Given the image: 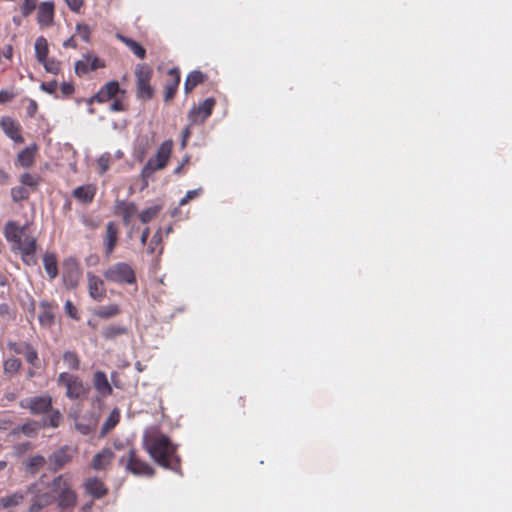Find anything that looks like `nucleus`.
<instances>
[{"label": "nucleus", "mask_w": 512, "mask_h": 512, "mask_svg": "<svg viewBox=\"0 0 512 512\" xmlns=\"http://www.w3.org/2000/svg\"><path fill=\"white\" fill-rule=\"evenodd\" d=\"M143 447L159 466L180 473L181 458L177 453L178 446L167 435L160 432L145 434Z\"/></svg>", "instance_id": "obj_1"}, {"label": "nucleus", "mask_w": 512, "mask_h": 512, "mask_svg": "<svg viewBox=\"0 0 512 512\" xmlns=\"http://www.w3.org/2000/svg\"><path fill=\"white\" fill-rule=\"evenodd\" d=\"M29 225H20L19 222L9 220L5 223L3 234L8 243L11 245L13 252H18L21 260L28 266L36 265L35 257L37 251V240L28 232Z\"/></svg>", "instance_id": "obj_2"}, {"label": "nucleus", "mask_w": 512, "mask_h": 512, "mask_svg": "<svg viewBox=\"0 0 512 512\" xmlns=\"http://www.w3.org/2000/svg\"><path fill=\"white\" fill-rule=\"evenodd\" d=\"M26 407L32 414H47L43 419L44 427L57 428L62 420L59 410L52 409V397L50 395L35 396L27 399Z\"/></svg>", "instance_id": "obj_3"}, {"label": "nucleus", "mask_w": 512, "mask_h": 512, "mask_svg": "<svg viewBox=\"0 0 512 512\" xmlns=\"http://www.w3.org/2000/svg\"><path fill=\"white\" fill-rule=\"evenodd\" d=\"M173 149V141L171 139L165 140L157 149L154 157H151L141 170V178L148 185V180L152 178L153 174L164 169L170 159Z\"/></svg>", "instance_id": "obj_4"}, {"label": "nucleus", "mask_w": 512, "mask_h": 512, "mask_svg": "<svg viewBox=\"0 0 512 512\" xmlns=\"http://www.w3.org/2000/svg\"><path fill=\"white\" fill-rule=\"evenodd\" d=\"M53 492L57 495L58 506L62 509L73 508L77 504V494L71 487V478L62 474L52 481Z\"/></svg>", "instance_id": "obj_5"}, {"label": "nucleus", "mask_w": 512, "mask_h": 512, "mask_svg": "<svg viewBox=\"0 0 512 512\" xmlns=\"http://www.w3.org/2000/svg\"><path fill=\"white\" fill-rule=\"evenodd\" d=\"M103 276L108 282L119 285H132L137 281L134 268L126 262H117L109 266Z\"/></svg>", "instance_id": "obj_6"}, {"label": "nucleus", "mask_w": 512, "mask_h": 512, "mask_svg": "<svg viewBox=\"0 0 512 512\" xmlns=\"http://www.w3.org/2000/svg\"><path fill=\"white\" fill-rule=\"evenodd\" d=\"M153 76V70L146 64H138L135 68L136 77V95L143 101L150 100L154 96V88L150 81Z\"/></svg>", "instance_id": "obj_7"}, {"label": "nucleus", "mask_w": 512, "mask_h": 512, "mask_svg": "<svg viewBox=\"0 0 512 512\" xmlns=\"http://www.w3.org/2000/svg\"><path fill=\"white\" fill-rule=\"evenodd\" d=\"M119 463L125 465L128 472L137 476L152 477L155 474L154 468L139 457L135 448H130L127 456L121 457Z\"/></svg>", "instance_id": "obj_8"}, {"label": "nucleus", "mask_w": 512, "mask_h": 512, "mask_svg": "<svg viewBox=\"0 0 512 512\" xmlns=\"http://www.w3.org/2000/svg\"><path fill=\"white\" fill-rule=\"evenodd\" d=\"M57 383L65 387V395L71 400L84 398L88 391L79 376L68 372L60 373L57 378Z\"/></svg>", "instance_id": "obj_9"}, {"label": "nucleus", "mask_w": 512, "mask_h": 512, "mask_svg": "<svg viewBox=\"0 0 512 512\" xmlns=\"http://www.w3.org/2000/svg\"><path fill=\"white\" fill-rule=\"evenodd\" d=\"M7 347L9 349V351L13 352L14 354L23 355L26 362L30 366H33L34 368H40V366H41L40 358H39L37 350L35 349V347L32 344L25 342V341H21V342L9 341L7 343Z\"/></svg>", "instance_id": "obj_10"}, {"label": "nucleus", "mask_w": 512, "mask_h": 512, "mask_svg": "<svg viewBox=\"0 0 512 512\" xmlns=\"http://www.w3.org/2000/svg\"><path fill=\"white\" fill-rule=\"evenodd\" d=\"M215 105V99L210 97L199 105L193 106L188 113V119L191 125L203 124L211 116Z\"/></svg>", "instance_id": "obj_11"}, {"label": "nucleus", "mask_w": 512, "mask_h": 512, "mask_svg": "<svg viewBox=\"0 0 512 512\" xmlns=\"http://www.w3.org/2000/svg\"><path fill=\"white\" fill-rule=\"evenodd\" d=\"M81 278V270L74 258L66 259L63 263L62 280L67 289H74L78 286Z\"/></svg>", "instance_id": "obj_12"}, {"label": "nucleus", "mask_w": 512, "mask_h": 512, "mask_svg": "<svg viewBox=\"0 0 512 512\" xmlns=\"http://www.w3.org/2000/svg\"><path fill=\"white\" fill-rule=\"evenodd\" d=\"M119 242V227L114 221L106 224L105 233L103 235V248L106 257H110Z\"/></svg>", "instance_id": "obj_13"}, {"label": "nucleus", "mask_w": 512, "mask_h": 512, "mask_svg": "<svg viewBox=\"0 0 512 512\" xmlns=\"http://www.w3.org/2000/svg\"><path fill=\"white\" fill-rule=\"evenodd\" d=\"M74 451L71 447L65 445L60 447L58 450L53 452L49 458L50 470L58 471L62 469L65 465L70 463L73 458Z\"/></svg>", "instance_id": "obj_14"}, {"label": "nucleus", "mask_w": 512, "mask_h": 512, "mask_svg": "<svg viewBox=\"0 0 512 512\" xmlns=\"http://www.w3.org/2000/svg\"><path fill=\"white\" fill-rule=\"evenodd\" d=\"M181 80L180 70L177 67L167 72V80L164 86V101L168 102L174 98Z\"/></svg>", "instance_id": "obj_15"}, {"label": "nucleus", "mask_w": 512, "mask_h": 512, "mask_svg": "<svg viewBox=\"0 0 512 512\" xmlns=\"http://www.w3.org/2000/svg\"><path fill=\"white\" fill-rule=\"evenodd\" d=\"M55 4L53 1L41 2L37 11V22L41 27H50L54 22Z\"/></svg>", "instance_id": "obj_16"}, {"label": "nucleus", "mask_w": 512, "mask_h": 512, "mask_svg": "<svg viewBox=\"0 0 512 512\" xmlns=\"http://www.w3.org/2000/svg\"><path fill=\"white\" fill-rule=\"evenodd\" d=\"M120 91L119 83L117 81H110L103 85L100 90L93 95L88 103L91 104L93 102L104 103L114 98L118 92Z\"/></svg>", "instance_id": "obj_17"}, {"label": "nucleus", "mask_w": 512, "mask_h": 512, "mask_svg": "<svg viewBox=\"0 0 512 512\" xmlns=\"http://www.w3.org/2000/svg\"><path fill=\"white\" fill-rule=\"evenodd\" d=\"M88 292L95 301H102L106 297V287L104 281L93 273L87 274Z\"/></svg>", "instance_id": "obj_18"}, {"label": "nucleus", "mask_w": 512, "mask_h": 512, "mask_svg": "<svg viewBox=\"0 0 512 512\" xmlns=\"http://www.w3.org/2000/svg\"><path fill=\"white\" fill-rule=\"evenodd\" d=\"M115 455L110 448H104L96 453L90 463V466L95 471H106L111 465Z\"/></svg>", "instance_id": "obj_19"}, {"label": "nucleus", "mask_w": 512, "mask_h": 512, "mask_svg": "<svg viewBox=\"0 0 512 512\" xmlns=\"http://www.w3.org/2000/svg\"><path fill=\"white\" fill-rule=\"evenodd\" d=\"M83 487L86 493L95 499H101L108 494V488L104 482L97 477L87 478L83 483Z\"/></svg>", "instance_id": "obj_20"}, {"label": "nucleus", "mask_w": 512, "mask_h": 512, "mask_svg": "<svg viewBox=\"0 0 512 512\" xmlns=\"http://www.w3.org/2000/svg\"><path fill=\"white\" fill-rule=\"evenodd\" d=\"M137 205L125 200H117L115 203V214L122 217L124 225H129L132 218L137 214Z\"/></svg>", "instance_id": "obj_21"}, {"label": "nucleus", "mask_w": 512, "mask_h": 512, "mask_svg": "<svg viewBox=\"0 0 512 512\" xmlns=\"http://www.w3.org/2000/svg\"><path fill=\"white\" fill-rule=\"evenodd\" d=\"M39 308L40 313L38 315V320L40 325L47 328L51 327L55 322L54 311L57 308V304L48 301H41Z\"/></svg>", "instance_id": "obj_22"}, {"label": "nucleus", "mask_w": 512, "mask_h": 512, "mask_svg": "<svg viewBox=\"0 0 512 512\" xmlns=\"http://www.w3.org/2000/svg\"><path fill=\"white\" fill-rule=\"evenodd\" d=\"M1 127L4 133L16 143H22L24 138L21 135V128L17 121L10 117H3L1 119Z\"/></svg>", "instance_id": "obj_23"}, {"label": "nucleus", "mask_w": 512, "mask_h": 512, "mask_svg": "<svg viewBox=\"0 0 512 512\" xmlns=\"http://www.w3.org/2000/svg\"><path fill=\"white\" fill-rule=\"evenodd\" d=\"M96 191H97L96 186H94L92 184H87V185H82V186L76 187L73 190L72 195L75 199H77L81 203L89 204L94 200Z\"/></svg>", "instance_id": "obj_24"}, {"label": "nucleus", "mask_w": 512, "mask_h": 512, "mask_svg": "<svg viewBox=\"0 0 512 512\" xmlns=\"http://www.w3.org/2000/svg\"><path fill=\"white\" fill-rule=\"evenodd\" d=\"M93 384L95 389L102 395L108 396L112 394V387L108 382L107 376L103 371H96L93 376Z\"/></svg>", "instance_id": "obj_25"}, {"label": "nucleus", "mask_w": 512, "mask_h": 512, "mask_svg": "<svg viewBox=\"0 0 512 512\" xmlns=\"http://www.w3.org/2000/svg\"><path fill=\"white\" fill-rule=\"evenodd\" d=\"M207 79V75L202 73L199 70H194L190 72L184 82V92L189 94L193 91V89L199 84L203 83Z\"/></svg>", "instance_id": "obj_26"}, {"label": "nucleus", "mask_w": 512, "mask_h": 512, "mask_svg": "<svg viewBox=\"0 0 512 512\" xmlns=\"http://www.w3.org/2000/svg\"><path fill=\"white\" fill-rule=\"evenodd\" d=\"M116 37L124 43L136 57L139 59L146 57V49L140 43L121 34H117Z\"/></svg>", "instance_id": "obj_27"}, {"label": "nucleus", "mask_w": 512, "mask_h": 512, "mask_svg": "<svg viewBox=\"0 0 512 512\" xmlns=\"http://www.w3.org/2000/svg\"><path fill=\"white\" fill-rule=\"evenodd\" d=\"M43 265L48 277L51 280L55 279L58 275V263L55 254L46 253L43 257Z\"/></svg>", "instance_id": "obj_28"}, {"label": "nucleus", "mask_w": 512, "mask_h": 512, "mask_svg": "<svg viewBox=\"0 0 512 512\" xmlns=\"http://www.w3.org/2000/svg\"><path fill=\"white\" fill-rule=\"evenodd\" d=\"M54 501L53 495L50 493H43L35 497L32 504L29 507V512H39L46 506H49Z\"/></svg>", "instance_id": "obj_29"}, {"label": "nucleus", "mask_w": 512, "mask_h": 512, "mask_svg": "<svg viewBox=\"0 0 512 512\" xmlns=\"http://www.w3.org/2000/svg\"><path fill=\"white\" fill-rule=\"evenodd\" d=\"M36 147H26L17 156V162L24 168L33 165L35 159Z\"/></svg>", "instance_id": "obj_30"}, {"label": "nucleus", "mask_w": 512, "mask_h": 512, "mask_svg": "<svg viewBox=\"0 0 512 512\" xmlns=\"http://www.w3.org/2000/svg\"><path fill=\"white\" fill-rule=\"evenodd\" d=\"M49 47L47 39L43 36H39L35 41V56L37 61L44 62L48 58Z\"/></svg>", "instance_id": "obj_31"}, {"label": "nucleus", "mask_w": 512, "mask_h": 512, "mask_svg": "<svg viewBox=\"0 0 512 512\" xmlns=\"http://www.w3.org/2000/svg\"><path fill=\"white\" fill-rule=\"evenodd\" d=\"M120 312L121 309L118 304H109L99 307L94 314L101 319H110L120 314Z\"/></svg>", "instance_id": "obj_32"}, {"label": "nucleus", "mask_w": 512, "mask_h": 512, "mask_svg": "<svg viewBox=\"0 0 512 512\" xmlns=\"http://www.w3.org/2000/svg\"><path fill=\"white\" fill-rule=\"evenodd\" d=\"M25 496L22 492H14L10 495L4 496L0 498V506L3 509H7L10 507H16L21 504L24 500Z\"/></svg>", "instance_id": "obj_33"}, {"label": "nucleus", "mask_w": 512, "mask_h": 512, "mask_svg": "<svg viewBox=\"0 0 512 512\" xmlns=\"http://www.w3.org/2000/svg\"><path fill=\"white\" fill-rule=\"evenodd\" d=\"M128 332L127 328L124 326L118 325H110L102 330V336L106 340H113L121 335H124Z\"/></svg>", "instance_id": "obj_34"}, {"label": "nucleus", "mask_w": 512, "mask_h": 512, "mask_svg": "<svg viewBox=\"0 0 512 512\" xmlns=\"http://www.w3.org/2000/svg\"><path fill=\"white\" fill-rule=\"evenodd\" d=\"M45 464V458L41 455H35L29 458L25 464L26 471L30 474H36Z\"/></svg>", "instance_id": "obj_35"}, {"label": "nucleus", "mask_w": 512, "mask_h": 512, "mask_svg": "<svg viewBox=\"0 0 512 512\" xmlns=\"http://www.w3.org/2000/svg\"><path fill=\"white\" fill-rule=\"evenodd\" d=\"M161 209H162L161 205H154V206H151V207H148V208L144 209L139 214L140 221L143 224H147V223L151 222L153 219H155L158 216V214L160 213Z\"/></svg>", "instance_id": "obj_36"}, {"label": "nucleus", "mask_w": 512, "mask_h": 512, "mask_svg": "<svg viewBox=\"0 0 512 512\" xmlns=\"http://www.w3.org/2000/svg\"><path fill=\"white\" fill-rule=\"evenodd\" d=\"M63 361L70 370H79L80 368V358L74 351L64 352Z\"/></svg>", "instance_id": "obj_37"}, {"label": "nucleus", "mask_w": 512, "mask_h": 512, "mask_svg": "<svg viewBox=\"0 0 512 512\" xmlns=\"http://www.w3.org/2000/svg\"><path fill=\"white\" fill-rule=\"evenodd\" d=\"M22 367V362L18 358H8L3 362L4 372L9 375L17 374Z\"/></svg>", "instance_id": "obj_38"}, {"label": "nucleus", "mask_w": 512, "mask_h": 512, "mask_svg": "<svg viewBox=\"0 0 512 512\" xmlns=\"http://www.w3.org/2000/svg\"><path fill=\"white\" fill-rule=\"evenodd\" d=\"M120 414L117 410H113L105 420L102 426V433L105 434L112 430L119 422Z\"/></svg>", "instance_id": "obj_39"}, {"label": "nucleus", "mask_w": 512, "mask_h": 512, "mask_svg": "<svg viewBox=\"0 0 512 512\" xmlns=\"http://www.w3.org/2000/svg\"><path fill=\"white\" fill-rule=\"evenodd\" d=\"M90 60H91V55L86 54L83 56V58L81 60H78L75 63V72L77 75L81 76V75L86 74L89 71H91Z\"/></svg>", "instance_id": "obj_40"}, {"label": "nucleus", "mask_w": 512, "mask_h": 512, "mask_svg": "<svg viewBox=\"0 0 512 512\" xmlns=\"http://www.w3.org/2000/svg\"><path fill=\"white\" fill-rule=\"evenodd\" d=\"M30 196L29 190L22 186L13 187L11 189V198L14 202H20L23 200H27Z\"/></svg>", "instance_id": "obj_41"}, {"label": "nucleus", "mask_w": 512, "mask_h": 512, "mask_svg": "<svg viewBox=\"0 0 512 512\" xmlns=\"http://www.w3.org/2000/svg\"><path fill=\"white\" fill-rule=\"evenodd\" d=\"M41 427H44L43 426V423L42 424H39L37 422H28V423H24L22 426H21V432L28 436V437H34L37 435L38 433V430L41 428Z\"/></svg>", "instance_id": "obj_42"}, {"label": "nucleus", "mask_w": 512, "mask_h": 512, "mask_svg": "<svg viewBox=\"0 0 512 512\" xmlns=\"http://www.w3.org/2000/svg\"><path fill=\"white\" fill-rule=\"evenodd\" d=\"M20 182L24 187L28 186L33 189H36V187L40 183V177L32 175L30 173H24L23 175H21Z\"/></svg>", "instance_id": "obj_43"}, {"label": "nucleus", "mask_w": 512, "mask_h": 512, "mask_svg": "<svg viewBox=\"0 0 512 512\" xmlns=\"http://www.w3.org/2000/svg\"><path fill=\"white\" fill-rule=\"evenodd\" d=\"M38 0H24L20 12L23 17H28L37 7Z\"/></svg>", "instance_id": "obj_44"}, {"label": "nucleus", "mask_w": 512, "mask_h": 512, "mask_svg": "<svg viewBox=\"0 0 512 512\" xmlns=\"http://www.w3.org/2000/svg\"><path fill=\"white\" fill-rule=\"evenodd\" d=\"M45 68V70L52 74H58L60 71V62L55 59L46 58L44 62H40Z\"/></svg>", "instance_id": "obj_45"}, {"label": "nucleus", "mask_w": 512, "mask_h": 512, "mask_svg": "<svg viewBox=\"0 0 512 512\" xmlns=\"http://www.w3.org/2000/svg\"><path fill=\"white\" fill-rule=\"evenodd\" d=\"M162 242V232L161 229H158L154 235L152 236L149 246H148V252L150 254L155 253L158 246L161 245Z\"/></svg>", "instance_id": "obj_46"}, {"label": "nucleus", "mask_w": 512, "mask_h": 512, "mask_svg": "<svg viewBox=\"0 0 512 512\" xmlns=\"http://www.w3.org/2000/svg\"><path fill=\"white\" fill-rule=\"evenodd\" d=\"M111 156L109 153L101 155L97 161L100 174H104L110 167Z\"/></svg>", "instance_id": "obj_47"}, {"label": "nucleus", "mask_w": 512, "mask_h": 512, "mask_svg": "<svg viewBox=\"0 0 512 512\" xmlns=\"http://www.w3.org/2000/svg\"><path fill=\"white\" fill-rule=\"evenodd\" d=\"M76 32L77 34L80 36V38L84 41V42H89L90 40V35H91V30H90V27L86 24H77L76 25Z\"/></svg>", "instance_id": "obj_48"}, {"label": "nucleus", "mask_w": 512, "mask_h": 512, "mask_svg": "<svg viewBox=\"0 0 512 512\" xmlns=\"http://www.w3.org/2000/svg\"><path fill=\"white\" fill-rule=\"evenodd\" d=\"M64 308H65L66 314L69 317H71L74 320H78L79 319L78 310H77V308L74 306V304L70 300H67L65 302Z\"/></svg>", "instance_id": "obj_49"}, {"label": "nucleus", "mask_w": 512, "mask_h": 512, "mask_svg": "<svg viewBox=\"0 0 512 512\" xmlns=\"http://www.w3.org/2000/svg\"><path fill=\"white\" fill-rule=\"evenodd\" d=\"M69 9L74 13H80L82 7L84 6V0H64Z\"/></svg>", "instance_id": "obj_50"}, {"label": "nucleus", "mask_w": 512, "mask_h": 512, "mask_svg": "<svg viewBox=\"0 0 512 512\" xmlns=\"http://www.w3.org/2000/svg\"><path fill=\"white\" fill-rule=\"evenodd\" d=\"M201 189L190 190L186 193V195L180 200L179 205L184 206L190 200L198 197L200 195Z\"/></svg>", "instance_id": "obj_51"}, {"label": "nucleus", "mask_w": 512, "mask_h": 512, "mask_svg": "<svg viewBox=\"0 0 512 512\" xmlns=\"http://www.w3.org/2000/svg\"><path fill=\"white\" fill-rule=\"evenodd\" d=\"M127 110V105L120 99L114 100L110 105V111L122 112Z\"/></svg>", "instance_id": "obj_52"}, {"label": "nucleus", "mask_w": 512, "mask_h": 512, "mask_svg": "<svg viewBox=\"0 0 512 512\" xmlns=\"http://www.w3.org/2000/svg\"><path fill=\"white\" fill-rule=\"evenodd\" d=\"M60 90L63 96H70L74 92V86L72 83L63 82L60 86Z\"/></svg>", "instance_id": "obj_53"}, {"label": "nucleus", "mask_w": 512, "mask_h": 512, "mask_svg": "<svg viewBox=\"0 0 512 512\" xmlns=\"http://www.w3.org/2000/svg\"><path fill=\"white\" fill-rule=\"evenodd\" d=\"M105 67V63L103 60H101L100 58L98 57H92L91 56V60H90V69L91 71H94V70H97L99 68H104Z\"/></svg>", "instance_id": "obj_54"}, {"label": "nucleus", "mask_w": 512, "mask_h": 512, "mask_svg": "<svg viewBox=\"0 0 512 512\" xmlns=\"http://www.w3.org/2000/svg\"><path fill=\"white\" fill-rule=\"evenodd\" d=\"M57 86H58V84L56 81L43 82L41 84V89L52 94L56 91Z\"/></svg>", "instance_id": "obj_55"}, {"label": "nucleus", "mask_w": 512, "mask_h": 512, "mask_svg": "<svg viewBox=\"0 0 512 512\" xmlns=\"http://www.w3.org/2000/svg\"><path fill=\"white\" fill-rule=\"evenodd\" d=\"M191 123L183 130L182 132V140H181V147L185 148L187 144V140L189 139L191 135Z\"/></svg>", "instance_id": "obj_56"}, {"label": "nucleus", "mask_w": 512, "mask_h": 512, "mask_svg": "<svg viewBox=\"0 0 512 512\" xmlns=\"http://www.w3.org/2000/svg\"><path fill=\"white\" fill-rule=\"evenodd\" d=\"M14 94L8 90H0V103H7L12 100Z\"/></svg>", "instance_id": "obj_57"}, {"label": "nucleus", "mask_w": 512, "mask_h": 512, "mask_svg": "<svg viewBox=\"0 0 512 512\" xmlns=\"http://www.w3.org/2000/svg\"><path fill=\"white\" fill-rule=\"evenodd\" d=\"M233 408L238 412L244 413V408H245L244 397H238L233 404Z\"/></svg>", "instance_id": "obj_58"}, {"label": "nucleus", "mask_w": 512, "mask_h": 512, "mask_svg": "<svg viewBox=\"0 0 512 512\" xmlns=\"http://www.w3.org/2000/svg\"><path fill=\"white\" fill-rule=\"evenodd\" d=\"M76 429L83 435H87L92 431V428L89 425H85L80 422H76Z\"/></svg>", "instance_id": "obj_59"}, {"label": "nucleus", "mask_w": 512, "mask_h": 512, "mask_svg": "<svg viewBox=\"0 0 512 512\" xmlns=\"http://www.w3.org/2000/svg\"><path fill=\"white\" fill-rule=\"evenodd\" d=\"M63 46L65 48H77V43H76V40H75V37L74 36H71L70 38H68L67 40H65L63 42Z\"/></svg>", "instance_id": "obj_60"}, {"label": "nucleus", "mask_w": 512, "mask_h": 512, "mask_svg": "<svg viewBox=\"0 0 512 512\" xmlns=\"http://www.w3.org/2000/svg\"><path fill=\"white\" fill-rule=\"evenodd\" d=\"M82 223L87 226V227H90L92 229L96 228L98 225L96 223L93 222V220L89 217V216H82Z\"/></svg>", "instance_id": "obj_61"}, {"label": "nucleus", "mask_w": 512, "mask_h": 512, "mask_svg": "<svg viewBox=\"0 0 512 512\" xmlns=\"http://www.w3.org/2000/svg\"><path fill=\"white\" fill-rule=\"evenodd\" d=\"M10 176L9 174L4 171L3 169H0V184L5 185L9 182Z\"/></svg>", "instance_id": "obj_62"}, {"label": "nucleus", "mask_w": 512, "mask_h": 512, "mask_svg": "<svg viewBox=\"0 0 512 512\" xmlns=\"http://www.w3.org/2000/svg\"><path fill=\"white\" fill-rule=\"evenodd\" d=\"M149 235H150V228L149 227L144 228L143 231H142V234H141V238H140L141 243L143 245L146 244V242H147V240L149 238Z\"/></svg>", "instance_id": "obj_63"}, {"label": "nucleus", "mask_w": 512, "mask_h": 512, "mask_svg": "<svg viewBox=\"0 0 512 512\" xmlns=\"http://www.w3.org/2000/svg\"><path fill=\"white\" fill-rule=\"evenodd\" d=\"M39 368H34L33 366H30V368L27 370V378L32 379L38 375L37 370Z\"/></svg>", "instance_id": "obj_64"}]
</instances>
